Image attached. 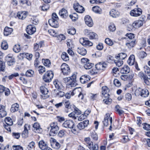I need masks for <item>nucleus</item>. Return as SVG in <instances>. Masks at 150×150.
Masks as SVG:
<instances>
[{
    "label": "nucleus",
    "mask_w": 150,
    "mask_h": 150,
    "mask_svg": "<svg viewBox=\"0 0 150 150\" xmlns=\"http://www.w3.org/2000/svg\"><path fill=\"white\" fill-rule=\"evenodd\" d=\"M76 75L74 73L70 77L64 78L63 81L65 83L69 82V85L72 87L75 86L77 84L76 83Z\"/></svg>",
    "instance_id": "1"
},
{
    "label": "nucleus",
    "mask_w": 150,
    "mask_h": 150,
    "mask_svg": "<svg viewBox=\"0 0 150 150\" xmlns=\"http://www.w3.org/2000/svg\"><path fill=\"white\" fill-rule=\"evenodd\" d=\"M58 20L57 16L55 13H54L52 14V18L49 20L48 22L51 26L57 28L59 26Z\"/></svg>",
    "instance_id": "2"
},
{
    "label": "nucleus",
    "mask_w": 150,
    "mask_h": 150,
    "mask_svg": "<svg viewBox=\"0 0 150 150\" xmlns=\"http://www.w3.org/2000/svg\"><path fill=\"white\" fill-rule=\"evenodd\" d=\"M50 136H54L57 133L59 130V128L57 122H53L50 125Z\"/></svg>",
    "instance_id": "3"
},
{
    "label": "nucleus",
    "mask_w": 150,
    "mask_h": 150,
    "mask_svg": "<svg viewBox=\"0 0 150 150\" xmlns=\"http://www.w3.org/2000/svg\"><path fill=\"white\" fill-rule=\"evenodd\" d=\"M54 76V74L52 71H47L43 75L42 79L43 81L46 83L50 82Z\"/></svg>",
    "instance_id": "4"
},
{
    "label": "nucleus",
    "mask_w": 150,
    "mask_h": 150,
    "mask_svg": "<svg viewBox=\"0 0 150 150\" xmlns=\"http://www.w3.org/2000/svg\"><path fill=\"white\" fill-rule=\"evenodd\" d=\"M61 70L63 74L65 75H68L71 72V70L69 66L65 63H63L61 65Z\"/></svg>",
    "instance_id": "5"
},
{
    "label": "nucleus",
    "mask_w": 150,
    "mask_h": 150,
    "mask_svg": "<svg viewBox=\"0 0 150 150\" xmlns=\"http://www.w3.org/2000/svg\"><path fill=\"white\" fill-rule=\"evenodd\" d=\"M81 60L82 64L83 65L84 68L86 69H91L93 65V64L90 62L89 60L87 58H83Z\"/></svg>",
    "instance_id": "6"
},
{
    "label": "nucleus",
    "mask_w": 150,
    "mask_h": 150,
    "mask_svg": "<svg viewBox=\"0 0 150 150\" xmlns=\"http://www.w3.org/2000/svg\"><path fill=\"white\" fill-rule=\"evenodd\" d=\"M5 58L6 62L9 66L13 65L15 63V58L12 54H8Z\"/></svg>",
    "instance_id": "7"
},
{
    "label": "nucleus",
    "mask_w": 150,
    "mask_h": 150,
    "mask_svg": "<svg viewBox=\"0 0 150 150\" xmlns=\"http://www.w3.org/2000/svg\"><path fill=\"white\" fill-rule=\"evenodd\" d=\"M79 42L83 46L85 47H90L92 46L93 45V43L87 40L86 38H82L79 40Z\"/></svg>",
    "instance_id": "8"
},
{
    "label": "nucleus",
    "mask_w": 150,
    "mask_h": 150,
    "mask_svg": "<svg viewBox=\"0 0 150 150\" xmlns=\"http://www.w3.org/2000/svg\"><path fill=\"white\" fill-rule=\"evenodd\" d=\"M142 13V10L139 8H135L131 11L130 13V15L133 16L137 17L140 15Z\"/></svg>",
    "instance_id": "9"
},
{
    "label": "nucleus",
    "mask_w": 150,
    "mask_h": 150,
    "mask_svg": "<svg viewBox=\"0 0 150 150\" xmlns=\"http://www.w3.org/2000/svg\"><path fill=\"white\" fill-rule=\"evenodd\" d=\"M73 6L74 9L77 12L82 13L84 11V8L78 3H74Z\"/></svg>",
    "instance_id": "10"
},
{
    "label": "nucleus",
    "mask_w": 150,
    "mask_h": 150,
    "mask_svg": "<svg viewBox=\"0 0 150 150\" xmlns=\"http://www.w3.org/2000/svg\"><path fill=\"white\" fill-rule=\"evenodd\" d=\"M30 125L28 124H26L25 125L24 127V130L23 131L22 136L23 138H25L28 137V129H30Z\"/></svg>",
    "instance_id": "11"
},
{
    "label": "nucleus",
    "mask_w": 150,
    "mask_h": 150,
    "mask_svg": "<svg viewBox=\"0 0 150 150\" xmlns=\"http://www.w3.org/2000/svg\"><path fill=\"white\" fill-rule=\"evenodd\" d=\"M40 92L42 95H41V96L43 99H45L48 97V95H47L48 92L47 89L44 86H42L40 88Z\"/></svg>",
    "instance_id": "12"
},
{
    "label": "nucleus",
    "mask_w": 150,
    "mask_h": 150,
    "mask_svg": "<svg viewBox=\"0 0 150 150\" xmlns=\"http://www.w3.org/2000/svg\"><path fill=\"white\" fill-rule=\"evenodd\" d=\"M138 75L141 78V79H143L146 84L147 85L149 84V83L148 79H150V75H149L148 76H146L142 72H140L138 74Z\"/></svg>",
    "instance_id": "13"
},
{
    "label": "nucleus",
    "mask_w": 150,
    "mask_h": 150,
    "mask_svg": "<svg viewBox=\"0 0 150 150\" xmlns=\"http://www.w3.org/2000/svg\"><path fill=\"white\" fill-rule=\"evenodd\" d=\"M38 145L39 148L42 150H47L49 147L48 146L47 143L43 140L39 142Z\"/></svg>",
    "instance_id": "14"
},
{
    "label": "nucleus",
    "mask_w": 150,
    "mask_h": 150,
    "mask_svg": "<svg viewBox=\"0 0 150 150\" xmlns=\"http://www.w3.org/2000/svg\"><path fill=\"white\" fill-rule=\"evenodd\" d=\"M110 115L109 113H107L104 117L103 121V123L104 126H107L108 125V119H109L110 121V124H111L112 123V117H110Z\"/></svg>",
    "instance_id": "15"
},
{
    "label": "nucleus",
    "mask_w": 150,
    "mask_h": 150,
    "mask_svg": "<svg viewBox=\"0 0 150 150\" xmlns=\"http://www.w3.org/2000/svg\"><path fill=\"white\" fill-rule=\"evenodd\" d=\"M85 23L89 27H91L93 25V22L91 17L89 15L86 16L84 18Z\"/></svg>",
    "instance_id": "16"
},
{
    "label": "nucleus",
    "mask_w": 150,
    "mask_h": 150,
    "mask_svg": "<svg viewBox=\"0 0 150 150\" xmlns=\"http://www.w3.org/2000/svg\"><path fill=\"white\" fill-rule=\"evenodd\" d=\"M74 125V122L71 120H67L65 121L62 125L63 127L69 128H71V127H72Z\"/></svg>",
    "instance_id": "17"
},
{
    "label": "nucleus",
    "mask_w": 150,
    "mask_h": 150,
    "mask_svg": "<svg viewBox=\"0 0 150 150\" xmlns=\"http://www.w3.org/2000/svg\"><path fill=\"white\" fill-rule=\"evenodd\" d=\"M26 30L28 34L32 35L36 31V28L34 26L29 25L27 27Z\"/></svg>",
    "instance_id": "18"
},
{
    "label": "nucleus",
    "mask_w": 150,
    "mask_h": 150,
    "mask_svg": "<svg viewBox=\"0 0 150 150\" xmlns=\"http://www.w3.org/2000/svg\"><path fill=\"white\" fill-rule=\"evenodd\" d=\"M107 64L104 62H99L96 64V68L98 70H104L107 66Z\"/></svg>",
    "instance_id": "19"
},
{
    "label": "nucleus",
    "mask_w": 150,
    "mask_h": 150,
    "mask_svg": "<svg viewBox=\"0 0 150 150\" xmlns=\"http://www.w3.org/2000/svg\"><path fill=\"white\" fill-rule=\"evenodd\" d=\"M88 123L89 121L88 120H85L80 122L78 125L77 127L80 130L83 129L88 126Z\"/></svg>",
    "instance_id": "20"
},
{
    "label": "nucleus",
    "mask_w": 150,
    "mask_h": 150,
    "mask_svg": "<svg viewBox=\"0 0 150 150\" xmlns=\"http://www.w3.org/2000/svg\"><path fill=\"white\" fill-rule=\"evenodd\" d=\"M102 94L105 98L108 97L109 94L108 93L109 91V89L106 86H103L102 88Z\"/></svg>",
    "instance_id": "21"
},
{
    "label": "nucleus",
    "mask_w": 150,
    "mask_h": 150,
    "mask_svg": "<svg viewBox=\"0 0 150 150\" xmlns=\"http://www.w3.org/2000/svg\"><path fill=\"white\" fill-rule=\"evenodd\" d=\"M86 31L87 33L85 34L88 36L90 39H95L97 38L98 35L96 33L92 32H89L87 30H85V32Z\"/></svg>",
    "instance_id": "22"
},
{
    "label": "nucleus",
    "mask_w": 150,
    "mask_h": 150,
    "mask_svg": "<svg viewBox=\"0 0 150 150\" xmlns=\"http://www.w3.org/2000/svg\"><path fill=\"white\" fill-rule=\"evenodd\" d=\"M109 14L110 16L113 18H116L118 17L120 14L118 11L114 9H112L110 11Z\"/></svg>",
    "instance_id": "23"
},
{
    "label": "nucleus",
    "mask_w": 150,
    "mask_h": 150,
    "mask_svg": "<svg viewBox=\"0 0 150 150\" xmlns=\"http://www.w3.org/2000/svg\"><path fill=\"white\" fill-rule=\"evenodd\" d=\"M13 28H9L7 26L5 27L4 32V34L5 36H7L10 35L13 32Z\"/></svg>",
    "instance_id": "24"
},
{
    "label": "nucleus",
    "mask_w": 150,
    "mask_h": 150,
    "mask_svg": "<svg viewBox=\"0 0 150 150\" xmlns=\"http://www.w3.org/2000/svg\"><path fill=\"white\" fill-rule=\"evenodd\" d=\"M90 80L89 76L85 75L82 76L80 78V81L82 83H85L88 82Z\"/></svg>",
    "instance_id": "25"
},
{
    "label": "nucleus",
    "mask_w": 150,
    "mask_h": 150,
    "mask_svg": "<svg viewBox=\"0 0 150 150\" xmlns=\"http://www.w3.org/2000/svg\"><path fill=\"white\" fill-rule=\"evenodd\" d=\"M143 25V22L141 20L135 21L132 24V26L135 28H139Z\"/></svg>",
    "instance_id": "26"
},
{
    "label": "nucleus",
    "mask_w": 150,
    "mask_h": 150,
    "mask_svg": "<svg viewBox=\"0 0 150 150\" xmlns=\"http://www.w3.org/2000/svg\"><path fill=\"white\" fill-rule=\"evenodd\" d=\"M59 15L62 18H66L68 16L67 11L64 8L60 10Z\"/></svg>",
    "instance_id": "27"
},
{
    "label": "nucleus",
    "mask_w": 150,
    "mask_h": 150,
    "mask_svg": "<svg viewBox=\"0 0 150 150\" xmlns=\"http://www.w3.org/2000/svg\"><path fill=\"white\" fill-rule=\"evenodd\" d=\"M89 149L90 150H98V146L97 144H95L93 145V143L92 142L91 143L87 145Z\"/></svg>",
    "instance_id": "28"
},
{
    "label": "nucleus",
    "mask_w": 150,
    "mask_h": 150,
    "mask_svg": "<svg viewBox=\"0 0 150 150\" xmlns=\"http://www.w3.org/2000/svg\"><path fill=\"white\" fill-rule=\"evenodd\" d=\"M5 107L4 106L0 105V117H3L5 116L6 115V111L4 110Z\"/></svg>",
    "instance_id": "29"
},
{
    "label": "nucleus",
    "mask_w": 150,
    "mask_h": 150,
    "mask_svg": "<svg viewBox=\"0 0 150 150\" xmlns=\"http://www.w3.org/2000/svg\"><path fill=\"white\" fill-rule=\"evenodd\" d=\"M77 51L79 54L83 56L85 55L87 53L86 50L83 47H78Z\"/></svg>",
    "instance_id": "30"
},
{
    "label": "nucleus",
    "mask_w": 150,
    "mask_h": 150,
    "mask_svg": "<svg viewBox=\"0 0 150 150\" xmlns=\"http://www.w3.org/2000/svg\"><path fill=\"white\" fill-rule=\"evenodd\" d=\"M17 16L19 19H23L26 16V13L25 11L19 12Z\"/></svg>",
    "instance_id": "31"
},
{
    "label": "nucleus",
    "mask_w": 150,
    "mask_h": 150,
    "mask_svg": "<svg viewBox=\"0 0 150 150\" xmlns=\"http://www.w3.org/2000/svg\"><path fill=\"white\" fill-rule=\"evenodd\" d=\"M129 71V68L127 65H125L120 70V72L122 74H127Z\"/></svg>",
    "instance_id": "32"
},
{
    "label": "nucleus",
    "mask_w": 150,
    "mask_h": 150,
    "mask_svg": "<svg viewBox=\"0 0 150 150\" xmlns=\"http://www.w3.org/2000/svg\"><path fill=\"white\" fill-rule=\"evenodd\" d=\"M140 95L142 97H147L149 94V92L146 89L142 90L139 93Z\"/></svg>",
    "instance_id": "33"
},
{
    "label": "nucleus",
    "mask_w": 150,
    "mask_h": 150,
    "mask_svg": "<svg viewBox=\"0 0 150 150\" xmlns=\"http://www.w3.org/2000/svg\"><path fill=\"white\" fill-rule=\"evenodd\" d=\"M19 105L17 103L14 104L12 105L11 108V111L12 112H15L18 110Z\"/></svg>",
    "instance_id": "34"
},
{
    "label": "nucleus",
    "mask_w": 150,
    "mask_h": 150,
    "mask_svg": "<svg viewBox=\"0 0 150 150\" xmlns=\"http://www.w3.org/2000/svg\"><path fill=\"white\" fill-rule=\"evenodd\" d=\"M135 57L134 55H132L129 57L127 62L129 65L132 66L134 64V62Z\"/></svg>",
    "instance_id": "35"
},
{
    "label": "nucleus",
    "mask_w": 150,
    "mask_h": 150,
    "mask_svg": "<svg viewBox=\"0 0 150 150\" xmlns=\"http://www.w3.org/2000/svg\"><path fill=\"white\" fill-rule=\"evenodd\" d=\"M136 42V40H134V41H132L126 43V45L129 48H131L135 46Z\"/></svg>",
    "instance_id": "36"
},
{
    "label": "nucleus",
    "mask_w": 150,
    "mask_h": 150,
    "mask_svg": "<svg viewBox=\"0 0 150 150\" xmlns=\"http://www.w3.org/2000/svg\"><path fill=\"white\" fill-rule=\"evenodd\" d=\"M5 121L6 124L8 125H12L13 123L12 119L10 117H6L5 119Z\"/></svg>",
    "instance_id": "37"
},
{
    "label": "nucleus",
    "mask_w": 150,
    "mask_h": 150,
    "mask_svg": "<svg viewBox=\"0 0 150 150\" xmlns=\"http://www.w3.org/2000/svg\"><path fill=\"white\" fill-rule=\"evenodd\" d=\"M127 57V54L124 53H121L118 54V56L116 57L117 59H118L119 58L120 59L122 60L124 59Z\"/></svg>",
    "instance_id": "38"
},
{
    "label": "nucleus",
    "mask_w": 150,
    "mask_h": 150,
    "mask_svg": "<svg viewBox=\"0 0 150 150\" xmlns=\"http://www.w3.org/2000/svg\"><path fill=\"white\" fill-rule=\"evenodd\" d=\"M72 108L74 109V112L75 115L77 116L81 114V111L78 108H76L74 105H73L72 106Z\"/></svg>",
    "instance_id": "39"
},
{
    "label": "nucleus",
    "mask_w": 150,
    "mask_h": 150,
    "mask_svg": "<svg viewBox=\"0 0 150 150\" xmlns=\"http://www.w3.org/2000/svg\"><path fill=\"white\" fill-rule=\"evenodd\" d=\"M13 50L16 53L19 52L21 50L20 45L19 44L15 45L13 47Z\"/></svg>",
    "instance_id": "40"
},
{
    "label": "nucleus",
    "mask_w": 150,
    "mask_h": 150,
    "mask_svg": "<svg viewBox=\"0 0 150 150\" xmlns=\"http://www.w3.org/2000/svg\"><path fill=\"white\" fill-rule=\"evenodd\" d=\"M62 59L65 61H67L69 60V56L67 53L63 52L61 55Z\"/></svg>",
    "instance_id": "41"
},
{
    "label": "nucleus",
    "mask_w": 150,
    "mask_h": 150,
    "mask_svg": "<svg viewBox=\"0 0 150 150\" xmlns=\"http://www.w3.org/2000/svg\"><path fill=\"white\" fill-rule=\"evenodd\" d=\"M115 110L120 115H121L124 113V111L121 109V108L119 105H117L115 107Z\"/></svg>",
    "instance_id": "42"
},
{
    "label": "nucleus",
    "mask_w": 150,
    "mask_h": 150,
    "mask_svg": "<svg viewBox=\"0 0 150 150\" xmlns=\"http://www.w3.org/2000/svg\"><path fill=\"white\" fill-rule=\"evenodd\" d=\"M91 137L95 140H97L98 139L97 134L95 131H93L91 132Z\"/></svg>",
    "instance_id": "43"
},
{
    "label": "nucleus",
    "mask_w": 150,
    "mask_h": 150,
    "mask_svg": "<svg viewBox=\"0 0 150 150\" xmlns=\"http://www.w3.org/2000/svg\"><path fill=\"white\" fill-rule=\"evenodd\" d=\"M70 18L73 21H76L78 18V16L77 13H74L69 16Z\"/></svg>",
    "instance_id": "44"
},
{
    "label": "nucleus",
    "mask_w": 150,
    "mask_h": 150,
    "mask_svg": "<svg viewBox=\"0 0 150 150\" xmlns=\"http://www.w3.org/2000/svg\"><path fill=\"white\" fill-rule=\"evenodd\" d=\"M108 30L111 32H114L116 30V27L115 24L111 23L108 27Z\"/></svg>",
    "instance_id": "45"
},
{
    "label": "nucleus",
    "mask_w": 150,
    "mask_h": 150,
    "mask_svg": "<svg viewBox=\"0 0 150 150\" xmlns=\"http://www.w3.org/2000/svg\"><path fill=\"white\" fill-rule=\"evenodd\" d=\"M33 130H36V131H38V130H39L40 129V125L39 124L37 123L36 122L35 123L33 126Z\"/></svg>",
    "instance_id": "46"
},
{
    "label": "nucleus",
    "mask_w": 150,
    "mask_h": 150,
    "mask_svg": "<svg viewBox=\"0 0 150 150\" xmlns=\"http://www.w3.org/2000/svg\"><path fill=\"white\" fill-rule=\"evenodd\" d=\"M42 62L45 66L48 67H49L51 65V62L48 59H46L44 60H43Z\"/></svg>",
    "instance_id": "47"
},
{
    "label": "nucleus",
    "mask_w": 150,
    "mask_h": 150,
    "mask_svg": "<svg viewBox=\"0 0 150 150\" xmlns=\"http://www.w3.org/2000/svg\"><path fill=\"white\" fill-rule=\"evenodd\" d=\"M67 33H68L73 35L75 34L76 33V30L75 28H71L67 30Z\"/></svg>",
    "instance_id": "48"
},
{
    "label": "nucleus",
    "mask_w": 150,
    "mask_h": 150,
    "mask_svg": "<svg viewBox=\"0 0 150 150\" xmlns=\"http://www.w3.org/2000/svg\"><path fill=\"white\" fill-rule=\"evenodd\" d=\"M1 47L2 49L4 50H6L8 48V45L5 41H4L2 42L1 45Z\"/></svg>",
    "instance_id": "49"
},
{
    "label": "nucleus",
    "mask_w": 150,
    "mask_h": 150,
    "mask_svg": "<svg viewBox=\"0 0 150 150\" xmlns=\"http://www.w3.org/2000/svg\"><path fill=\"white\" fill-rule=\"evenodd\" d=\"M53 83L55 87L57 89H60V87L61 85L58 81L55 80L54 81Z\"/></svg>",
    "instance_id": "50"
},
{
    "label": "nucleus",
    "mask_w": 150,
    "mask_h": 150,
    "mask_svg": "<svg viewBox=\"0 0 150 150\" xmlns=\"http://www.w3.org/2000/svg\"><path fill=\"white\" fill-rule=\"evenodd\" d=\"M105 42L109 46H112L113 44L112 41L109 38H106L105 40Z\"/></svg>",
    "instance_id": "51"
},
{
    "label": "nucleus",
    "mask_w": 150,
    "mask_h": 150,
    "mask_svg": "<svg viewBox=\"0 0 150 150\" xmlns=\"http://www.w3.org/2000/svg\"><path fill=\"white\" fill-rule=\"evenodd\" d=\"M41 7L42 10L43 11H47L49 9L50 5L48 4H44Z\"/></svg>",
    "instance_id": "52"
},
{
    "label": "nucleus",
    "mask_w": 150,
    "mask_h": 150,
    "mask_svg": "<svg viewBox=\"0 0 150 150\" xmlns=\"http://www.w3.org/2000/svg\"><path fill=\"white\" fill-rule=\"evenodd\" d=\"M0 68L1 71H5V63L1 60H0Z\"/></svg>",
    "instance_id": "53"
},
{
    "label": "nucleus",
    "mask_w": 150,
    "mask_h": 150,
    "mask_svg": "<svg viewBox=\"0 0 150 150\" xmlns=\"http://www.w3.org/2000/svg\"><path fill=\"white\" fill-rule=\"evenodd\" d=\"M34 74L33 71L31 70H28L25 73L26 75L28 77L31 76Z\"/></svg>",
    "instance_id": "54"
},
{
    "label": "nucleus",
    "mask_w": 150,
    "mask_h": 150,
    "mask_svg": "<svg viewBox=\"0 0 150 150\" xmlns=\"http://www.w3.org/2000/svg\"><path fill=\"white\" fill-rule=\"evenodd\" d=\"M52 146L53 148L56 149H58L60 147V144L57 142L56 143L53 144Z\"/></svg>",
    "instance_id": "55"
},
{
    "label": "nucleus",
    "mask_w": 150,
    "mask_h": 150,
    "mask_svg": "<svg viewBox=\"0 0 150 150\" xmlns=\"http://www.w3.org/2000/svg\"><path fill=\"white\" fill-rule=\"evenodd\" d=\"M38 71L40 74H42L43 72L45 71V67L42 66H39L38 68Z\"/></svg>",
    "instance_id": "56"
},
{
    "label": "nucleus",
    "mask_w": 150,
    "mask_h": 150,
    "mask_svg": "<svg viewBox=\"0 0 150 150\" xmlns=\"http://www.w3.org/2000/svg\"><path fill=\"white\" fill-rule=\"evenodd\" d=\"M65 107L66 108L68 109H69L70 108H72V105H70V103L69 100L65 101L64 104Z\"/></svg>",
    "instance_id": "57"
},
{
    "label": "nucleus",
    "mask_w": 150,
    "mask_h": 150,
    "mask_svg": "<svg viewBox=\"0 0 150 150\" xmlns=\"http://www.w3.org/2000/svg\"><path fill=\"white\" fill-rule=\"evenodd\" d=\"M125 100L127 101H129L131 100L132 96L129 93H127L125 95Z\"/></svg>",
    "instance_id": "58"
},
{
    "label": "nucleus",
    "mask_w": 150,
    "mask_h": 150,
    "mask_svg": "<svg viewBox=\"0 0 150 150\" xmlns=\"http://www.w3.org/2000/svg\"><path fill=\"white\" fill-rule=\"evenodd\" d=\"M103 101L105 104L109 105L111 104L112 99L108 97H107V98L104 99Z\"/></svg>",
    "instance_id": "59"
},
{
    "label": "nucleus",
    "mask_w": 150,
    "mask_h": 150,
    "mask_svg": "<svg viewBox=\"0 0 150 150\" xmlns=\"http://www.w3.org/2000/svg\"><path fill=\"white\" fill-rule=\"evenodd\" d=\"M129 141L128 137L127 136H123L121 139L122 142L123 143H125Z\"/></svg>",
    "instance_id": "60"
},
{
    "label": "nucleus",
    "mask_w": 150,
    "mask_h": 150,
    "mask_svg": "<svg viewBox=\"0 0 150 150\" xmlns=\"http://www.w3.org/2000/svg\"><path fill=\"white\" fill-rule=\"evenodd\" d=\"M68 116L69 117L72 118L74 120L76 119V118L78 117V116L76 115L73 112L69 114Z\"/></svg>",
    "instance_id": "61"
},
{
    "label": "nucleus",
    "mask_w": 150,
    "mask_h": 150,
    "mask_svg": "<svg viewBox=\"0 0 150 150\" xmlns=\"http://www.w3.org/2000/svg\"><path fill=\"white\" fill-rule=\"evenodd\" d=\"M114 84L117 87H119L121 85V83L117 79H115L114 81Z\"/></svg>",
    "instance_id": "62"
},
{
    "label": "nucleus",
    "mask_w": 150,
    "mask_h": 150,
    "mask_svg": "<svg viewBox=\"0 0 150 150\" xmlns=\"http://www.w3.org/2000/svg\"><path fill=\"white\" fill-rule=\"evenodd\" d=\"M13 149L14 150H23V148L20 146H13Z\"/></svg>",
    "instance_id": "63"
},
{
    "label": "nucleus",
    "mask_w": 150,
    "mask_h": 150,
    "mask_svg": "<svg viewBox=\"0 0 150 150\" xmlns=\"http://www.w3.org/2000/svg\"><path fill=\"white\" fill-rule=\"evenodd\" d=\"M144 71L146 73H150V68L148 66L146 65L144 67Z\"/></svg>",
    "instance_id": "64"
}]
</instances>
